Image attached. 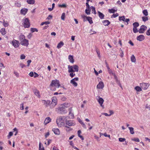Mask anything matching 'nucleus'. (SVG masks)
I'll use <instances>...</instances> for the list:
<instances>
[{"mask_svg": "<svg viewBox=\"0 0 150 150\" xmlns=\"http://www.w3.org/2000/svg\"><path fill=\"white\" fill-rule=\"evenodd\" d=\"M60 86L59 81L57 79L52 80L50 85V88L52 91H56L57 88H59Z\"/></svg>", "mask_w": 150, "mask_h": 150, "instance_id": "f257e3e1", "label": "nucleus"}, {"mask_svg": "<svg viewBox=\"0 0 150 150\" xmlns=\"http://www.w3.org/2000/svg\"><path fill=\"white\" fill-rule=\"evenodd\" d=\"M66 118V117L63 116L59 117L57 118L56 122L58 127H61L64 126L65 123L64 120Z\"/></svg>", "mask_w": 150, "mask_h": 150, "instance_id": "f03ea898", "label": "nucleus"}, {"mask_svg": "<svg viewBox=\"0 0 150 150\" xmlns=\"http://www.w3.org/2000/svg\"><path fill=\"white\" fill-rule=\"evenodd\" d=\"M19 40L22 45L27 47L29 45L28 40L25 39V36L23 34H22L19 36Z\"/></svg>", "mask_w": 150, "mask_h": 150, "instance_id": "7ed1b4c3", "label": "nucleus"}, {"mask_svg": "<svg viewBox=\"0 0 150 150\" xmlns=\"http://www.w3.org/2000/svg\"><path fill=\"white\" fill-rule=\"evenodd\" d=\"M71 104L68 103H64L61 105V107L59 108H57L55 109L57 112L59 113H62L63 111L62 110L63 109L67 108L71 106Z\"/></svg>", "mask_w": 150, "mask_h": 150, "instance_id": "20e7f679", "label": "nucleus"}, {"mask_svg": "<svg viewBox=\"0 0 150 150\" xmlns=\"http://www.w3.org/2000/svg\"><path fill=\"white\" fill-rule=\"evenodd\" d=\"M79 67L76 65L73 66L69 65L68 66V72L69 73L70 72H78L79 71Z\"/></svg>", "mask_w": 150, "mask_h": 150, "instance_id": "39448f33", "label": "nucleus"}, {"mask_svg": "<svg viewBox=\"0 0 150 150\" xmlns=\"http://www.w3.org/2000/svg\"><path fill=\"white\" fill-rule=\"evenodd\" d=\"M23 22L24 28H28L30 26V23L29 19L28 18H23Z\"/></svg>", "mask_w": 150, "mask_h": 150, "instance_id": "423d86ee", "label": "nucleus"}, {"mask_svg": "<svg viewBox=\"0 0 150 150\" xmlns=\"http://www.w3.org/2000/svg\"><path fill=\"white\" fill-rule=\"evenodd\" d=\"M52 102L50 105V108H54L57 104V99L56 97H52Z\"/></svg>", "mask_w": 150, "mask_h": 150, "instance_id": "0eeeda50", "label": "nucleus"}, {"mask_svg": "<svg viewBox=\"0 0 150 150\" xmlns=\"http://www.w3.org/2000/svg\"><path fill=\"white\" fill-rule=\"evenodd\" d=\"M96 99L97 101L98 102L99 104H100V106L102 108H104V106L103 105V104L104 101L103 99L99 96H96Z\"/></svg>", "mask_w": 150, "mask_h": 150, "instance_id": "6e6552de", "label": "nucleus"}, {"mask_svg": "<svg viewBox=\"0 0 150 150\" xmlns=\"http://www.w3.org/2000/svg\"><path fill=\"white\" fill-rule=\"evenodd\" d=\"M65 123L66 125H68L69 126H73L75 125L76 123L75 121L73 120H68L65 121Z\"/></svg>", "mask_w": 150, "mask_h": 150, "instance_id": "1a4fd4ad", "label": "nucleus"}, {"mask_svg": "<svg viewBox=\"0 0 150 150\" xmlns=\"http://www.w3.org/2000/svg\"><path fill=\"white\" fill-rule=\"evenodd\" d=\"M11 44L15 48H17L19 46V42L16 40L13 39L11 42Z\"/></svg>", "mask_w": 150, "mask_h": 150, "instance_id": "9d476101", "label": "nucleus"}, {"mask_svg": "<svg viewBox=\"0 0 150 150\" xmlns=\"http://www.w3.org/2000/svg\"><path fill=\"white\" fill-rule=\"evenodd\" d=\"M79 79L78 77H76L71 80L70 81V83L75 87L77 86V83L75 82L76 81H78Z\"/></svg>", "mask_w": 150, "mask_h": 150, "instance_id": "9b49d317", "label": "nucleus"}, {"mask_svg": "<svg viewBox=\"0 0 150 150\" xmlns=\"http://www.w3.org/2000/svg\"><path fill=\"white\" fill-rule=\"evenodd\" d=\"M147 27L144 25H142L140 27V28L138 30V32L140 33H144L145 31L146 30Z\"/></svg>", "mask_w": 150, "mask_h": 150, "instance_id": "f8f14e48", "label": "nucleus"}, {"mask_svg": "<svg viewBox=\"0 0 150 150\" xmlns=\"http://www.w3.org/2000/svg\"><path fill=\"white\" fill-rule=\"evenodd\" d=\"M149 84L148 83H143L140 84L141 87L144 90H146L149 87Z\"/></svg>", "mask_w": 150, "mask_h": 150, "instance_id": "ddd939ff", "label": "nucleus"}, {"mask_svg": "<svg viewBox=\"0 0 150 150\" xmlns=\"http://www.w3.org/2000/svg\"><path fill=\"white\" fill-rule=\"evenodd\" d=\"M104 87V84L103 82L100 81L98 84L97 86V88L99 89H103Z\"/></svg>", "mask_w": 150, "mask_h": 150, "instance_id": "4468645a", "label": "nucleus"}, {"mask_svg": "<svg viewBox=\"0 0 150 150\" xmlns=\"http://www.w3.org/2000/svg\"><path fill=\"white\" fill-rule=\"evenodd\" d=\"M145 39L144 36L142 35H141L138 36L137 38V39L138 40L140 41H142Z\"/></svg>", "mask_w": 150, "mask_h": 150, "instance_id": "2eb2a0df", "label": "nucleus"}, {"mask_svg": "<svg viewBox=\"0 0 150 150\" xmlns=\"http://www.w3.org/2000/svg\"><path fill=\"white\" fill-rule=\"evenodd\" d=\"M28 11V9L27 8H22L21 10V13L22 14L25 15L27 13Z\"/></svg>", "mask_w": 150, "mask_h": 150, "instance_id": "dca6fc26", "label": "nucleus"}, {"mask_svg": "<svg viewBox=\"0 0 150 150\" xmlns=\"http://www.w3.org/2000/svg\"><path fill=\"white\" fill-rule=\"evenodd\" d=\"M52 131L54 133L57 135H59L60 134V132L59 129L57 128H54L52 129Z\"/></svg>", "mask_w": 150, "mask_h": 150, "instance_id": "f3484780", "label": "nucleus"}, {"mask_svg": "<svg viewBox=\"0 0 150 150\" xmlns=\"http://www.w3.org/2000/svg\"><path fill=\"white\" fill-rule=\"evenodd\" d=\"M42 102L46 107L48 106L50 103V101L49 100H42Z\"/></svg>", "mask_w": 150, "mask_h": 150, "instance_id": "a211bd4d", "label": "nucleus"}, {"mask_svg": "<svg viewBox=\"0 0 150 150\" xmlns=\"http://www.w3.org/2000/svg\"><path fill=\"white\" fill-rule=\"evenodd\" d=\"M51 119L50 117H47L45 118L44 124L45 125H46L47 124L51 122Z\"/></svg>", "mask_w": 150, "mask_h": 150, "instance_id": "6ab92c4d", "label": "nucleus"}, {"mask_svg": "<svg viewBox=\"0 0 150 150\" xmlns=\"http://www.w3.org/2000/svg\"><path fill=\"white\" fill-rule=\"evenodd\" d=\"M117 10V8H113L111 9L108 10V12L110 13H114L115 12H116Z\"/></svg>", "mask_w": 150, "mask_h": 150, "instance_id": "aec40b11", "label": "nucleus"}, {"mask_svg": "<svg viewBox=\"0 0 150 150\" xmlns=\"http://www.w3.org/2000/svg\"><path fill=\"white\" fill-rule=\"evenodd\" d=\"M64 129L67 132H69L70 131L72 130V129L70 127L65 125L64 126Z\"/></svg>", "mask_w": 150, "mask_h": 150, "instance_id": "412c9836", "label": "nucleus"}, {"mask_svg": "<svg viewBox=\"0 0 150 150\" xmlns=\"http://www.w3.org/2000/svg\"><path fill=\"white\" fill-rule=\"evenodd\" d=\"M103 23L105 26H108L109 25L110 23V22L108 20H105L103 21H102Z\"/></svg>", "mask_w": 150, "mask_h": 150, "instance_id": "4be33fe9", "label": "nucleus"}, {"mask_svg": "<svg viewBox=\"0 0 150 150\" xmlns=\"http://www.w3.org/2000/svg\"><path fill=\"white\" fill-rule=\"evenodd\" d=\"M2 23L4 26L5 27H7L9 25V23L7 21H5L4 20H3Z\"/></svg>", "mask_w": 150, "mask_h": 150, "instance_id": "5701e85b", "label": "nucleus"}, {"mask_svg": "<svg viewBox=\"0 0 150 150\" xmlns=\"http://www.w3.org/2000/svg\"><path fill=\"white\" fill-rule=\"evenodd\" d=\"M34 93L35 95L36 96L40 98V93L39 91L37 90H35L34 91Z\"/></svg>", "mask_w": 150, "mask_h": 150, "instance_id": "b1692460", "label": "nucleus"}, {"mask_svg": "<svg viewBox=\"0 0 150 150\" xmlns=\"http://www.w3.org/2000/svg\"><path fill=\"white\" fill-rule=\"evenodd\" d=\"M68 59L69 61V62L71 63H73L74 62V61L72 56L71 55H69L68 56Z\"/></svg>", "mask_w": 150, "mask_h": 150, "instance_id": "393cba45", "label": "nucleus"}, {"mask_svg": "<svg viewBox=\"0 0 150 150\" xmlns=\"http://www.w3.org/2000/svg\"><path fill=\"white\" fill-rule=\"evenodd\" d=\"M39 150H45L42 144L40 142L39 143Z\"/></svg>", "mask_w": 150, "mask_h": 150, "instance_id": "a878e982", "label": "nucleus"}, {"mask_svg": "<svg viewBox=\"0 0 150 150\" xmlns=\"http://www.w3.org/2000/svg\"><path fill=\"white\" fill-rule=\"evenodd\" d=\"M69 117L70 119H73L74 117V115L73 112H69Z\"/></svg>", "mask_w": 150, "mask_h": 150, "instance_id": "bb28decb", "label": "nucleus"}, {"mask_svg": "<svg viewBox=\"0 0 150 150\" xmlns=\"http://www.w3.org/2000/svg\"><path fill=\"white\" fill-rule=\"evenodd\" d=\"M131 60L132 62H136V59L134 55L133 54L131 57Z\"/></svg>", "mask_w": 150, "mask_h": 150, "instance_id": "cd10ccee", "label": "nucleus"}, {"mask_svg": "<svg viewBox=\"0 0 150 150\" xmlns=\"http://www.w3.org/2000/svg\"><path fill=\"white\" fill-rule=\"evenodd\" d=\"M64 45L63 42L62 41H61L59 43H58L57 46V48L58 49H59L61 47Z\"/></svg>", "mask_w": 150, "mask_h": 150, "instance_id": "c85d7f7f", "label": "nucleus"}, {"mask_svg": "<svg viewBox=\"0 0 150 150\" xmlns=\"http://www.w3.org/2000/svg\"><path fill=\"white\" fill-rule=\"evenodd\" d=\"M27 3L30 4H33L35 2V0H26Z\"/></svg>", "mask_w": 150, "mask_h": 150, "instance_id": "c756f323", "label": "nucleus"}, {"mask_svg": "<svg viewBox=\"0 0 150 150\" xmlns=\"http://www.w3.org/2000/svg\"><path fill=\"white\" fill-rule=\"evenodd\" d=\"M0 32L3 35H4L6 34L5 29L4 28H2L0 30Z\"/></svg>", "mask_w": 150, "mask_h": 150, "instance_id": "7c9ffc66", "label": "nucleus"}, {"mask_svg": "<svg viewBox=\"0 0 150 150\" xmlns=\"http://www.w3.org/2000/svg\"><path fill=\"white\" fill-rule=\"evenodd\" d=\"M98 13L100 18L101 19H103L104 17V15L100 11L98 12Z\"/></svg>", "mask_w": 150, "mask_h": 150, "instance_id": "2f4dec72", "label": "nucleus"}, {"mask_svg": "<svg viewBox=\"0 0 150 150\" xmlns=\"http://www.w3.org/2000/svg\"><path fill=\"white\" fill-rule=\"evenodd\" d=\"M90 8L91 10L92 13H93L95 14H96V11L95 8L93 6H91L90 7Z\"/></svg>", "mask_w": 150, "mask_h": 150, "instance_id": "473e14b6", "label": "nucleus"}, {"mask_svg": "<svg viewBox=\"0 0 150 150\" xmlns=\"http://www.w3.org/2000/svg\"><path fill=\"white\" fill-rule=\"evenodd\" d=\"M128 128L130 130V134H134V128L132 127H128Z\"/></svg>", "mask_w": 150, "mask_h": 150, "instance_id": "72a5a7b5", "label": "nucleus"}, {"mask_svg": "<svg viewBox=\"0 0 150 150\" xmlns=\"http://www.w3.org/2000/svg\"><path fill=\"white\" fill-rule=\"evenodd\" d=\"M87 20L89 22L90 24H91L93 23V21L92 19V18L90 17H87Z\"/></svg>", "mask_w": 150, "mask_h": 150, "instance_id": "f704fd0d", "label": "nucleus"}, {"mask_svg": "<svg viewBox=\"0 0 150 150\" xmlns=\"http://www.w3.org/2000/svg\"><path fill=\"white\" fill-rule=\"evenodd\" d=\"M135 89L138 92H140L142 91V88L139 86H137L135 88Z\"/></svg>", "mask_w": 150, "mask_h": 150, "instance_id": "c9c22d12", "label": "nucleus"}, {"mask_svg": "<svg viewBox=\"0 0 150 150\" xmlns=\"http://www.w3.org/2000/svg\"><path fill=\"white\" fill-rule=\"evenodd\" d=\"M125 19V16H119V20L120 21H124Z\"/></svg>", "mask_w": 150, "mask_h": 150, "instance_id": "e433bc0d", "label": "nucleus"}, {"mask_svg": "<svg viewBox=\"0 0 150 150\" xmlns=\"http://www.w3.org/2000/svg\"><path fill=\"white\" fill-rule=\"evenodd\" d=\"M134 28H137L139 25V23L137 22H135L133 24Z\"/></svg>", "mask_w": 150, "mask_h": 150, "instance_id": "4c0bfd02", "label": "nucleus"}, {"mask_svg": "<svg viewBox=\"0 0 150 150\" xmlns=\"http://www.w3.org/2000/svg\"><path fill=\"white\" fill-rule=\"evenodd\" d=\"M142 19L143 21L146 22L148 20V18L147 16H143L142 17Z\"/></svg>", "mask_w": 150, "mask_h": 150, "instance_id": "58836bf2", "label": "nucleus"}, {"mask_svg": "<svg viewBox=\"0 0 150 150\" xmlns=\"http://www.w3.org/2000/svg\"><path fill=\"white\" fill-rule=\"evenodd\" d=\"M85 13L88 15H89L90 14V8H86L85 10Z\"/></svg>", "mask_w": 150, "mask_h": 150, "instance_id": "ea45409f", "label": "nucleus"}, {"mask_svg": "<svg viewBox=\"0 0 150 150\" xmlns=\"http://www.w3.org/2000/svg\"><path fill=\"white\" fill-rule=\"evenodd\" d=\"M142 13L144 15H145L146 16L148 15V12L146 9L143 10L142 11Z\"/></svg>", "mask_w": 150, "mask_h": 150, "instance_id": "a19ab883", "label": "nucleus"}, {"mask_svg": "<svg viewBox=\"0 0 150 150\" xmlns=\"http://www.w3.org/2000/svg\"><path fill=\"white\" fill-rule=\"evenodd\" d=\"M65 13H63L62 14L61 16V19L63 21H64L65 20Z\"/></svg>", "mask_w": 150, "mask_h": 150, "instance_id": "79ce46f5", "label": "nucleus"}, {"mask_svg": "<svg viewBox=\"0 0 150 150\" xmlns=\"http://www.w3.org/2000/svg\"><path fill=\"white\" fill-rule=\"evenodd\" d=\"M30 31L31 32L33 33L35 32H37L38 31V30L36 28H30Z\"/></svg>", "mask_w": 150, "mask_h": 150, "instance_id": "37998d69", "label": "nucleus"}, {"mask_svg": "<svg viewBox=\"0 0 150 150\" xmlns=\"http://www.w3.org/2000/svg\"><path fill=\"white\" fill-rule=\"evenodd\" d=\"M120 56L121 57H122L124 56V53L123 52L122 50L121 49H120Z\"/></svg>", "mask_w": 150, "mask_h": 150, "instance_id": "c03bdc74", "label": "nucleus"}, {"mask_svg": "<svg viewBox=\"0 0 150 150\" xmlns=\"http://www.w3.org/2000/svg\"><path fill=\"white\" fill-rule=\"evenodd\" d=\"M74 72H70V73L69 74V76L73 78L74 76H75V74L74 73Z\"/></svg>", "mask_w": 150, "mask_h": 150, "instance_id": "a18cd8bd", "label": "nucleus"}, {"mask_svg": "<svg viewBox=\"0 0 150 150\" xmlns=\"http://www.w3.org/2000/svg\"><path fill=\"white\" fill-rule=\"evenodd\" d=\"M15 5L16 6L18 7H19L21 6V3L17 2L15 3Z\"/></svg>", "mask_w": 150, "mask_h": 150, "instance_id": "49530a36", "label": "nucleus"}, {"mask_svg": "<svg viewBox=\"0 0 150 150\" xmlns=\"http://www.w3.org/2000/svg\"><path fill=\"white\" fill-rule=\"evenodd\" d=\"M119 16V14L118 13H116V14H113L111 16V18H115Z\"/></svg>", "mask_w": 150, "mask_h": 150, "instance_id": "de8ad7c7", "label": "nucleus"}, {"mask_svg": "<svg viewBox=\"0 0 150 150\" xmlns=\"http://www.w3.org/2000/svg\"><path fill=\"white\" fill-rule=\"evenodd\" d=\"M89 33H91V35H93V34H96V32L93 31V29H91L90 30Z\"/></svg>", "mask_w": 150, "mask_h": 150, "instance_id": "09e8293b", "label": "nucleus"}, {"mask_svg": "<svg viewBox=\"0 0 150 150\" xmlns=\"http://www.w3.org/2000/svg\"><path fill=\"white\" fill-rule=\"evenodd\" d=\"M132 141H133L137 142H139L140 141L138 138H134L132 139Z\"/></svg>", "mask_w": 150, "mask_h": 150, "instance_id": "8fccbe9b", "label": "nucleus"}, {"mask_svg": "<svg viewBox=\"0 0 150 150\" xmlns=\"http://www.w3.org/2000/svg\"><path fill=\"white\" fill-rule=\"evenodd\" d=\"M50 23V22H49V21H46V22H42L41 24V25H44V24H45V25H47L49 24Z\"/></svg>", "mask_w": 150, "mask_h": 150, "instance_id": "3c124183", "label": "nucleus"}, {"mask_svg": "<svg viewBox=\"0 0 150 150\" xmlns=\"http://www.w3.org/2000/svg\"><path fill=\"white\" fill-rule=\"evenodd\" d=\"M90 1V0H86V8H90V6L88 4V2L89 1Z\"/></svg>", "mask_w": 150, "mask_h": 150, "instance_id": "603ef678", "label": "nucleus"}, {"mask_svg": "<svg viewBox=\"0 0 150 150\" xmlns=\"http://www.w3.org/2000/svg\"><path fill=\"white\" fill-rule=\"evenodd\" d=\"M119 140L120 142H124L125 141V139L124 138H119Z\"/></svg>", "mask_w": 150, "mask_h": 150, "instance_id": "864d4df0", "label": "nucleus"}, {"mask_svg": "<svg viewBox=\"0 0 150 150\" xmlns=\"http://www.w3.org/2000/svg\"><path fill=\"white\" fill-rule=\"evenodd\" d=\"M58 6L60 7H66V5L65 4H59L58 5Z\"/></svg>", "mask_w": 150, "mask_h": 150, "instance_id": "5fc2aeb1", "label": "nucleus"}, {"mask_svg": "<svg viewBox=\"0 0 150 150\" xmlns=\"http://www.w3.org/2000/svg\"><path fill=\"white\" fill-rule=\"evenodd\" d=\"M133 32L134 33H136L137 32H138V29L136 28H133Z\"/></svg>", "mask_w": 150, "mask_h": 150, "instance_id": "6e6d98bb", "label": "nucleus"}, {"mask_svg": "<svg viewBox=\"0 0 150 150\" xmlns=\"http://www.w3.org/2000/svg\"><path fill=\"white\" fill-rule=\"evenodd\" d=\"M129 21V18L127 19H125L124 21V22L125 23L126 22L127 23L126 24L125 23V24L126 25H128V23Z\"/></svg>", "mask_w": 150, "mask_h": 150, "instance_id": "4d7b16f0", "label": "nucleus"}, {"mask_svg": "<svg viewBox=\"0 0 150 150\" xmlns=\"http://www.w3.org/2000/svg\"><path fill=\"white\" fill-rule=\"evenodd\" d=\"M13 135V133L12 132H9L8 135V136L7 137L8 139L10 138Z\"/></svg>", "mask_w": 150, "mask_h": 150, "instance_id": "13d9d810", "label": "nucleus"}, {"mask_svg": "<svg viewBox=\"0 0 150 150\" xmlns=\"http://www.w3.org/2000/svg\"><path fill=\"white\" fill-rule=\"evenodd\" d=\"M25 56L24 54H21V55L20 59H25Z\"/></svg>", "mask_w": 150, "mask_h": 150, "instance_id": "bf43d9fd", "label": "nucleus"}, {"mask_svg": "<svg viewBox=\"0 0 150 150\" xmlns=\"http://www.w3.org/2000/svg\"><path fill=\"white\" fill-rule=\"evenodd\" d=\"M101 114L103 115H105V116H110L112 114V113H111L109 115L108 114H107V113L103 112V113H101Z\"/></svg>", "mask_w": 150, "mask_h": 150, "instance_id": "052dcab7", "label": "nucleus"}, {"mask_svg": "<svg viewBox=\"0 0 150 150\" xmlns=\"http://www.w3.org/2000/svg\"><path fill=\"white\" fill-rule=\"evenodd\" d=\"M108 72L110 74V75H113V74H115L113 73L112 71V70L110 69V70H108Z\"/></svg>", "mask_w": 150, "mask_h": 150, "instance_id": "680f3d73", "label": "nucleus"}, {"mask_svg": "<svg viewBox=\"0 0 150 150\" xmlns=\"http://www.w3.org/2000/svg\"><path fill=\"white\" fill-rule=\"evenodd\" d=\"M81 17L84 19V20H85L86 19L87 20V17H88L84 15H82Z\"/></svg>", "mask_w": 150, "mask_h": 150, "instance_id": "e2e57ef3", "label": "nucleus"}, {"mask_svg": "<svg viewBox=\"0 0 150 150\" xmlns=\"http://www.w3.org/2000/svg\"><path fill=\"white\" fill-rule=\"evenodd\" d=\"M20 66L21 68H23L25 67V66L23 63H21L20 64Z\"/></svg>", "mask_w": 150, "mask_h": 150, "instance_id": "0e129e2a", "label": "nucleus"}, {"mask_svg": "<svg viewBox=\"0 0 150 150\" xmlns=\"http://www.w3.org/2000/svg\"><path fill=\"white\" fill-rule=\"evenodd\" d=\"M29 75L31 77H33L34 76V73L33 72H30L29 74Z\"/></svg>", "mask_w": 150, "mask_h": 150, "instance_id": "69168bd1", "label": "nucleus"}, {"mask_svg": "<svg viewBox=\"0 0 150 150\" xmlns=\"http://www.w3.org/2000/svg\"><path fill=\"white\" fill-rule=\"evenodd\" d=\"M14 73L15 74V75L17 77H18L19 76V74L18 72H16V71H14Z\"/></svg>", "mask_w": 150, "mask_h": 150, "instance_id": "338daca9", "label": "nucleus"}, {"mask_svg": "<svg viewBox=\"0 0 150 150\" xmlns=\"http://www.w3.org/2000/svg\"><path fill=\"white\" fill-rule=\"evenodd\" d=\"M146 34L147 35H150V30L149 29L146 32Z\"/></svg>", "mask_w": 150, "mask_h": 150, "instance_id": "774afa93", "label": "nucleus"}]
</instances>
